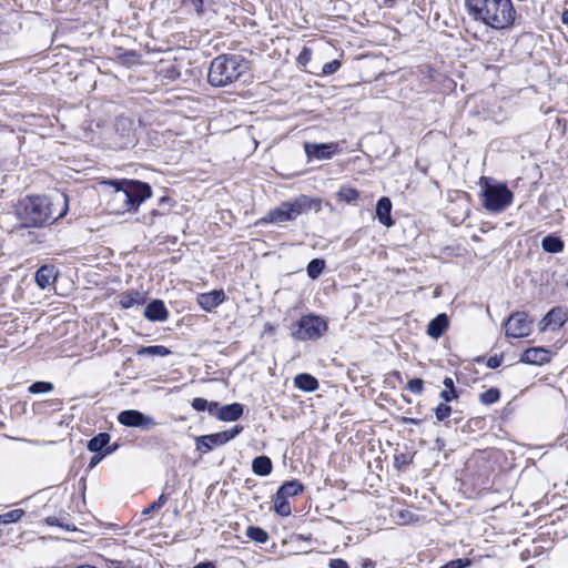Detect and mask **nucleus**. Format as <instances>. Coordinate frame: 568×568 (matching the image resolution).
<instances>
[{"label":"nucleus","instance_id":"obj_15","mask_svg":"<svg viewBox=\"0 0 568 568\" xmlns=\"http://www.w3.org/2000/svg\"><path fill=\"white\" fill-rule=\"evenodd\" d=\"M225 301V293L222 290H214L202 293L197 296L199 305L206 312L212 311Z\"/></svg>","mask_w":568,"mask_h":568},{"label":"nucleus","instance_id":"obj_18","mask_svg":"<svg viewBox=\"0 0 568 568\" xmlns=\"http://www.w3.org/2000/svg\"><path fill=\"white\" fill-rule=\"evenodd\" d=\"M392 202L388 197L383 196L377 201L376 216L378 221L385 226H392L393 220L390 217Z\"/></svg>","mask_w":568,"mask_h":568},{"label":"nucleus","instance_id":"obj_17","mask_svg":"<svg viewBox=\"0 0 568 568\" xmlns=\"http://www.w3.org/2000/svg\"><path fill=\"white\" fill-rule=\"evenodd\" d=\"M55 278L57 272L51 265H43L36 273V282L42 290L51 286Z\"/></svg>","mask_w":568,"mask_h":568},{"label":"nucleus","instance_id":"obj_32","mask_svg":"<svg viewBox=\"0 0 568 568\" xmlns=\"http://www.w3.org/2000/svg\"><path fill=\"white\" fill-rule=\"evenodd\" d=\"M24 515L23 509H12L0 515V524L7 525L19 521Z\"/></svg>","mask_w":568,"mask_h":568},{"label":"nucleus","instance_id":"obj_4","mask_svg":"<svg viewBox=\"0 0 568 568\" xmlns=\"http://www.w3.org/2000/svg\"><path fill=\"white\" fill-rule=\"evenodd\" d=\"M51 202L44 196H27L19 202L17 214L27 227H39L53 217Z\"/></svg>","mask_w":568,"mask_h":568},{"label":"nucleus","instance_id":"obj_37","mask_svg":"<svg viewBox=\"0 0 568 568\" xmlns=\"http://www.w3.org/2000/svg\"><path fill=\"white\" fill-rule=\"evenodd\" d=\"M406 387L412 393L420 395L423 393V389H424V382L420 378H414V379H410L407 383Z\"/></svg>","mask_w":568,"mask_h":568},{"label":"nucleus","instance_id":"obj_52","mask_svg":"<svg viewBox=\"0 0 568 568\" xmlns=\"http://www.w3.org/2000/svg\"><path fill=\"white\" fill-rule=\"evenodd\" d=\"M408 420H409L410 423H413V424H417V420H416V419H414V418H410V419H408Z\"/></svg>","mask_w":568,"mask_h":568},{"label":"nucleus","instance_id":"obj_48","mask_svg":"<svg viewBox=\"0 0 568 568\" xmlns=\"http://www.w3.org/2000/svg\"><path fill=\"white\" fill-rule=\"evenodd\" d=\"M158 506H155V503H152L148 508L143 510V515H148L154 510H158Z\"/></svg>","mask_w":568,"mask_h":568},{"label":"nucleus","instance_id":"obj_9","mask_svg":"<svg viewBox=\"0 0 568 568\" xmlns=\"http://www.w3.org/2000/svg\"><path fill=\"white\" fill-rule=\"evenodd\" d=\"M532 329V321L524 312H516L510 315L505 324L506 336L523 338L528 336Z\"/></svg>","mask_w":568,"mask_h":568},{"label":"nucleus","instance_id":"obj_28","mask_svg":"<svg viewBox=\"0 0 568 568\" xmlns=\"http://www.w3.org/2000/svg\"><path fill=\"white\" fill-rule=\"evenodd\" d=\"M274 508L275 511L281 516H288L291 514V506L287 501V498L281 496L276 493L274 497Z\"/></svg>","mask_w":568,"mask_h":568},{"label":"nucleus","instance_id":"obj_38","mask_svg":"<svg viewBox=\"0 0 568 568\" xmlns=\"http://www.w3.org/2000/svg\"><path fill=\"white\" fill-rule=\"evenodd\" d=\"M341 68V62L338 60H333L323 65L322 72L326 75L335 73Z\"/></svg>","mask_w":568,"mask_h":568},{"label":"nucleus","instance_id":"obj_24","mask_svg":"<svg viewBox=\"0 0 568 568\" xmlns=\"http://www.w3.org/2000/svg\"><path fill=\"white\" fill-rule=\"evenodd\" d=\"M304 489L303 485L297 480H290L285 481L280 489L277 490V494L281 496L287 498L293 497L302 493Z\"/></svg>","mask_w":568,"mask_h":568},{"label":"nucleus","instance_id":"obj_43","mask_svg":"<svg viewBox=\"0 0 568 568\" xmlns=\"http://www.w3.org/2000/svg\"><path fill=\"white\" fill-rule=\"evenodd\" d=\"M501 357H498V356H493L490 357L488 361H487V366L489 368H497L500 366L501 364Z\"/></svg>","mask_w":568,"mask_h":568},{"label":"nucleus","instance_id":"obj_21","mask_svg":"<svg viewBox=\"0 0 568 568\" xmlns=\"http://www.w3.org/2000/svg\"><path fill=\"white\" fill-rule=\"evenodd\" d=\"M144 301H145V296L143 293H141L139 291H130V292L122 293L120 295L119 303L123 308H130L132 306L143 304Z\"/></svg>","mask_w":568,"mask_h":568},{"label":"nucleus","instance_id":"obj_30","mask_svg":"<svg viewBox=\"0 0 568 568\" xmlns=\"http://www.w3.org/2000/svg\"><path fill=\"white\" fill-rule=\"evenodd\" d=\"M337 195L341 201H344L346 203H352L358 199L359 193L357 190H355L351 186H343L338 191Z\"/></svg>","mask_w":568,"mask_h":568},{"label":"nucleus","instance_id":"obj_23","mask_svg":"<svg viewBox=\"0 0 568 568\" xmlns=\"http://www.w3.org/2000/svg\"><path fill=\"white\" fill-rule=\"evenodd\" d=\"M541 247L548 253H560L564 250V242L558 236L548 235L542 239Z\"/></svg>","mask_w":568,"mask_h":568},{"label":"nucleus","instance_id":"obj_3","mask_svg":"<svg viewBox=\"0 0 568 568\" xmlns=\"http://www.w3.org/2000/svg\"><path fill=\"white\" fill-rule=\"evenodd\" d=\"M247 70V61L241 55L221 54L211 61L207 81L213 87H226L240 80Z\"/></svg>","mask_w":568,"mask_h":568},{"label":"nucleus","instance_id":"obj_12","mask_svg":"<svg viewBox=\"0 0 568 568\" xmlns=\"http://www.w3.org/2000/svg\"><path fill=\"white\" fill-rule=\"evenodd\" d=\"M304 150L308 158L327 160L338 152V145L336 143L317 144L307 142L304 144Z\"/></svg>","mask_w":568,"mask_h":568},{"label":"nucleus","instance_id":"obj_7","mask_svg":"<svg viewBox=\"0 0 568 568\" xmlns=\"http://www.w3.org/2000/svg\"><path fill=\"white\" fill-rule=\"evenodd\" d=\"M327 322L317 315H304L297 323V329L293 331L294 338L300 341H316L327 331Z\"/></svg>","mask_w":568,"mask_h":568},{"label":"nucleus","instance_id":"obj_22","mask_svg":"<svg viewBox=\"0 0 568 568\" xmlns=\"http://www.w3.org/2000/svg\"><path fill=\"white\" fill-rule=\"evenodd\" d=\"M273 468L272 460L267 456H258L253 459L252 469L255 475L267 476Z\"/></svg>","mask_w":568,"mask_h":568},{"label":"nucleus","instance_id":"obj_1","mask_svg":"<svg viewBox=\"0 0 568 568\" xmlns=\"http://www.w3.org/2000/svg\"><path fill=\"white\" fill-rule=\"evenodd\" d=\"M113 187V193L108 202L110 210L115 214L131 212L146 199L151 197L152 190L148 183L134 180H110L104 182Z\"/></svg>","mask_w":568,"mask_h":568},{"label":"nucleus","instance_id":"obj_27","mask_svg":"<svg viewBox=\"0 0 568 568\" xmlns=\"http://www.w3.org/2000/svg\"><path fill=\"white\" fill-rule=\"evenodd\" d=\"M138 354L164 357V356H168L169 354H171V351L163 345H154V346L141 347L138 351Z\"/></svg>","mask_w":568,"mask_h":568},{"label":"nucleus","instance_id":"obj_45","mask_svg":"<svg viewBox=\"0 0 568 568\" xmlns=\"http://www.w3.org/2000/svg\"><path fill=\"white\" fill-rule=\"evenodd\" d=\"M446 389H455L454 381L452 377H446L443 382Z\"/></svg>","mask_w":568,"mask_h":568},{"label":"nucleus","instance_id":"obj_40","mask_svg":"<svg viewBox=\"0 0 568 568\" xmlns=\"http://www.w3.org/2000/svg\"><path fill=\"white\" fill-rule=\"evenodd\" d=\"M187 2H190L194 7L197 16H203L205 0H187Z\"/></svg>","mask_w":568,"mask_h":568},{"label":"nucleus","instance_id":"obj_33","mask_svg":"<svg viewBox=\"0 0 568 568\" xmlns=\"http://www.w3.org/2000/svg\"><path fill=\"white\" fill-rule=\"evenodd\" d=\"M500 398V392L497 388H489L480 394L479 399L485 405H491L498 402Z\"/></svg>","mask_w":568,"mask_h":568},{"label":"nucleus","instance_id":"obj_16","mask_svg":"<svg viewBox=\"0 0 568 568\" xmlns=\"http://www.w3.org/2000/svg\"><path fill=\"white\" fill-rule=\"evenodd\" d=\"M144 316L153 322H163L168 320L169 312L162 301L154 300L145 307Z\"/></svg>","mask_w":568,"mask_h":568},{"label":"nucleus","instance_id":"obj_13","mask_svg":"<svg viewBox=\"0 0 568 568\" xmlns=\"http://www.w3.org/2000/svg\"><path fill=\"white\" fill-rule=\"evenodd\" d=\"M551 358V352L545 347H530L521 353L520 362L530 365H544Z\"/></svg>","mask_w":568,"mask_h":568},{"label":"nucleus","instance_id":"obj_51","mask_svg":"<svg viewBox=\"0 0 568 568\" xmlns=\"http://www.w3.org/2000/svg\"><path fill=\"white\" fill-rule=\"evenodd\" d=\"M307 54H308V52H307L306 50H304V51L300 54V57H298L300 62H302V63H303V62H304V60H306V59H307V58H306V55H307Z\"/></svg>","mask_w":568,"mask_h":568},{"label":"nucleus","instance_id":"obj_11","mask_svg":"<svg viewBox=\"0 0 568 568\" xmlns=\"http://www.w3.org/2000/svg\"><path fill=\"white\" fill-rule=\"evenodd\" d=\"M568 321V310L566 307L556 306L551 308L540 321L539 329L541 332L559 329Z\"/></svg>","mask_w":568,"mask_h":568},{"label":"nucleus","instance_id":"obj_35","mask_svg":"<svg viewBox=\"0 0 568 568\" xmlns=\"http://www.w3.org/2000/svg\"><path fill=\"white\" fill-rule=\"evenodd\" d=\"M452 413V407L447 404H439L435 408V415L438 422L445 420L447 417H449Z\"/></svg>","mask_w":568,"mask_h":568},{"label":"nucleus","instance_id":"obj_19","mask_svg":"<svg viewBox=\"0 0 568 568\" xmlns=\"http://www.w3.org/2000/svg\"><path fill=\"white\" fill-rule=\"evenodd\" d=\"M448 317L446 314H438L430 321L427 327V334L433 338H439L448 327Z\"/></svg>","mask_w":568,"mask_h":568},{"label":"nucleus","instance_id":"obj_46","mask_svg":"<svg viewBox=\"0 0 568 568\" xmlns=\"http://www.w3.org/2000/svg\"><path fill=\"white\" fill-rule=\"evenodd\" d=\"M166 500H168V497L164 494H162L158 498V500H155L154 503H155V506H158V508L160 509L166 503Z\"/></svg>","mask_w":568,"mask_h":568},{"label":"nucleus","instance_id":"obj_20","mask_svg":"<svg viewBox=\"0 0 568 568\" xmlns=\"http://www.w3.org/2000/svg\"><path fill=\"white\" fill-rule=\"evenodd\" d=\"M294 385L303 392H315L318 388V381L306 373H302L295 376Z\"/></svg>","mask_w":568,"mask_h":568},{"label":"nucleus","instance_id":"obj_34","mask_svg":"<svg viewBox=\"0 0 568 568\" xmlns=\"http://www.w3.org/2000/svg\"><path fill=\"white\" fill-rule=\"evenodd\" d=\"M53 389V384L50 382H36L28 388L30 394L50 393Z\"/></svg>","mask_w":568,"mask_h":568},{"label":"nucleus","instance_id":"obj_49","mask_svg":"<svg viewBox=\"0 0 568 568\" xmlns=\"http://www.w3.org/2000/svg\"><path fill=\"white\" fill-rule=\"evenodd\" d=\"M374 562L371 560V559H366L363 565H362V568H374Z\"/></svg>","mask_w":568,"mask_h":568},{"label":"nucleus","instance_id":"obj_5","mask_svg":"<svg viewBox=\"0 0 568 568\" xmlns=\"http://www.w3.org/2000/svg\"><path fill=\"white\" fill-rule=\"evenodd\" d=\"M315 201L306 195H301L291 202H283L272 210L264 221L270 223H283L295 220L298 215L308 212Z\"/></svg>","mask_w":568,"mask_h":568},{"label":"nucleus","instance_id":"obj_2","mask_svg":"<svg viewBox=\"0 0 568 568\" xmlns=\"http://www.w3.org/2000/svg\"><path fill=\"white\" fill-rule=\"evenodd\" d=\"M466 7L475 20L494 29L510 27L516 17L511 0H466Z\"/></svg>","mask_w":568,"mask_h":568},{"label":"nucleus","instance_id":"obj_25","mask_svg":"<svg viewBox=\"0 0 568 568\" xmlns=\"http://www.w3.org/2000/svg\"><path fill=\"white\" fill-rule=\"evenodd\" d=\"M110 438L108 433H99L89 440L88 449L92 453H100L109 444Z\"/></svg>","mask_w":568,"mask_h":568},{"label":"nucleus","instance_id":"obj_14","mask_svg":"<svg viewBox=\"0 0 568 568\" xmlns=\"http://www.w3.org/2000/svg\"><path fill=\"white\" fill-rule=\"evenodd\" d=\"M243 412L244 407L240 403H233L224 406H220L217 404V409H215L214 416L223 422H235L243 415Z\"/></svg>","mask_w":568,"mask_h":568},{"label":"nucleus","instance_id":"obj_50","mask_svg":"<svg viewBox=\"0 0 568 568\" xmlns=\"http://www.w3.org/2000/svg\"><path fill=\"white\" fill-rule=\"evenodd\" d=\"M561 20L565 24L568 26V9L562 12Z\"/></svg>","mask_w":568,"mask_h":568},{"label":"nucleus","instance_id":"obj_31","mask_svg":"<svg viewBox=\"0 0 568 568\" xmlns=\"http://www.w3.org/2000/svg\"><path fill=\"white\" fill-rule=\"evenodd\" d=\"M325 267V262L320 258L312 260L307 265V275L311 278H317Z\"/></svg>","mask_w":568,"mask_h":568},{"label":"nucleus","instance_id":"obj_42","mask_svg":"<svg viewBox=\"0 0 568 568\" xmlns=\"http://www.w3.org/2000/svg\"><path fill=\"white\" fill-rule=\"evenodd\" d=\"M329 568H349L348 564L344 559H332L329 561Z\"/></svg>","mask_w":568,"mask_h":568},{"label":"nucleus","instance_id":"obj_36","mask_svg":"<svg viewBox=\"0 0 568 568\" xmlns=\"http://www.w3.org/2000/svg\"><path fill=\"white\" fill-rule=\"evenodd\" d=\"M471 565V560L467 558H459L452 560L445 565H443L440 568H467Z\"/></svg>","mask_w":568,"mask_h":568},{"label":"nucleus","instance_id":"obj_41","mask_svg":"<svg viewBox=\"0 0 568 568\" xmlns=\"http://www.w3.org/2000/svg\"><path fill=\"white\" fill-rule=\"evenodd\" d=\"M112 452H113V449L106 448V449L104 450V453H103V454H101V455H94V456L91 458V460H90V465H89V466H90L91 468H93L94 466H97V465L102 460V458H103L105 455H108V454H110V453H112Z\"/></svg>","mask_w":568,"mask_h":568},{"label":"nucleus","instance_id":"obj_10","mask_svg":"<svg viewBox=\"0 0 568 568\" xmlns=\"http://www.w3.org/2000/svg\"><path fill=\"white\" fill-rule=\"evenodd\" d=\"M118 420L126 427H140L145 430L156 425L152 417L135 409L121 412L118 416Z\"/></svg>","mask_w":568,"mask_h":568},{"label":"nucleus","instance_id":"obj_29","mask_svg":"<svg viewBox=\"0 0 568 568\" xmlns=\"http://www.w3.org/2000/svg\"><path fill=\"white\" fill-rule=\"evenodd\" d=\"M246 536L248 538H251L252 540L261 542V544L266 542V540L268 538V535L264 529H262L260 527H255V526H250L247 528Z\"/></svg>","mask_w":568,"mask_h":568},{"label":"nucleus","instance_id":"obj_39","mask_svg":"<svg viewBox=\"0 0 568 568\" xmlns=\"http://www.w3.org/2000/svg\"><path fill=\"white\" fill-rule=\"evenodd\" d=\"M440 397L446 402L449 403L453 399H456L458 397L456 389H444L440 392Z\"/></svg>","mask_w":568,"mask_h":568},{"label":"nucleus","instance_id":"obj_47","mask_svg":"<svg viewBox=\"0 0 568 568\" xmlns=\"http://www.w3.org/2000/svg\"><path fill=\"white\" fill-rule=\"evenodd\" d=\"M193 568H216L213 562H201Z\"/></svg>","mask_w":568,"mask_h":568},{"label":"nucleus","instance_id":"obj_44","mask_svg":"<svg viewBox=\"0 0 568 568\" xmlns=\"http://www.w3.org/2000/svg\"><path fill=\"white\" fill-rule=\"evenodd\" d=\"M62 200L63 204H64V209L59 213L58 217H61L65 214L67 212V205H68V196L65 194H61L60 197L58 200Z\"/></svg>","mask_w":568,"mask_h":568},{"label":"nucleus","instance_id":"obj_8","mask_svg":"<svg viewBox=\"0 0 568 568\" xmlns=\"http://www.w3.org/2000/svg\"><path fill=\"white\" fill-rule=\"evenodd\" d=\"M242 430L243 427L241 425H236L229 430L200 436L196 438V449L202 450L204 448V452H210L216 446H222L229 443L231 439L241 434Z\"/></svg>","mask_w":568,"mask_h":568},{"label":"nucleus","instance_id":"obj_26","mask_svg":"<svg viewBox=\"0 0 568 568\" xmlns=\"http://www.w3.org/2000/svg\"><path fill=\"white\" fill-rule=\"evenodd\" d=\"M192 407L197 412L207 410L211 415L214 416L215 409H217V402H209L205 398L196 397L191 403Z\"/></svg>","mask_w":568,"mask_h":568},{"label":"nucleus","instance_id":"obj_6","mask_svg":"<svg viewBox=\"0 0 568 568\" xmlns=\"http://www.w3.org/2000/svg\"><path fill=\"white\" fill-rule=\"evenodd\" d=\"M481 195L483 205L490 213L503 212L514 200L513 192L504 183L490 184L486 181Z\"/></svg>","mask_w":568,"mask_h":568}]
</instances>
